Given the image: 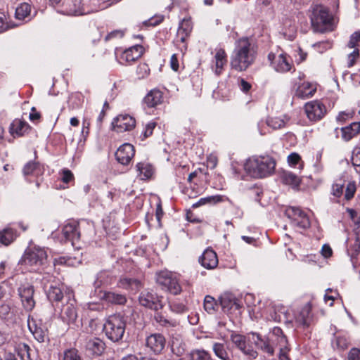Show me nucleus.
<instances>
[{
	"instance_id": "1",
	"label": "nucleus",
	"mask_w": 360,
	"mask_h": 360,
	"mask_svg": "<svg viewBox=\"0 0 360 360\" xmlns=\"http://www.w3.org/2000/svg\"><path fill=\"white\" fill-rule=\"evenodd\" d=\"M257 46L248 37H241L235 42L230 58L231 68L237 72L248 69L255 61Z\"/></svg>"
},
{
	"instance_id": "2",
	"label": "nucleus",
	"mask_w": 360,
	"mask_h": 360,
	"mask_svg": "<svg viewBox=\"0 0 360 360\" xmlns=\"http://www.w3.org/2000/svg\"><path fill=\"white\" fill-rule=\"evenodd\" d=\"M276 161L270 155H254L246 160L245 169L252 177L265 178L275 170Z\"/></svg>"
},
{
	"instance_id": "3",
	"label": "nucleus",
	"mask_w": 360,
	"mask_h": 360,
	"mask_svg": "<svg viewBox=\"0 0 360 360\" xmlns=\"http://www.w3.org/2000/svg\"><path fill=\"white\" fill-rule=\"evenodd\" d=\"M309 12L314 32L323 33L332 30L333 17L327 8L319 4L312 5Z\"/></svg>"
},
{
	"instance_id": "4",
	"label": "nucleus",
	"mask_w": 360,
	"mask_h": 360,
	"mask_svg": "<svg viewBox=\"0 0 360 360\" xmlns=\"http://www.w3.org/2000/svg\"><path fill=\"white\" fill-rule=\"evenodd\" d=\"M126 321L120 314L110 316L103 327L107 338L111 341L116 342L122 340L125 332Z\"/></svg>"
},
{
	"instance_id": "5",
	"label": "nucleus",
	"mask_w": 360,
	"mask_h": 360,
	"mask_svg": "<svg viewBox=\"0 0 360 360\" xmlns=\"http://www.w3.org/2000/svg\"><path fill=\"white\" fill-rule=\"evenodd\" d=\"M46 259V250L39 247H34L25 252L22 262L25 266L30 267L31 270H37L45 264Z\"/></svg>"
},
{
	"instance_id": "6",
	"label": "nucleus",
	"mask_w": 360,
	"mask_h": 360,
	"mask_svg": "<svg viewBox=\"0 0 360 360\" xmlns=\"http://www.w3.org/2000/svg\"><path fill=\"white\" fill-rule=\"evenodd\" d=\"M74 297L73 291L71 289H67L65 291L67 302L61 308L60 317L68 325L75 324L77 318V311L75 307L76 301Z\"/></svg>"
},
{
	"instance_id": "7",
	"label": "nucleus",
	"mask_w": 360,
	"mask_h": 360,
	"mask_svg": "<svg viewBox=\"0 0 360 360\" xmlns=\"http://www.w3.org/2000/svg\"><path fill=\"white\" fill-rule=\"evenodd\" d=\"M157 283L173 295H179L181 287L175 274L168 271H162L157 274Z\"/></svg>"
},
{
	"instance_id": "8",
	"label": "nucleus",
	"mask_w": 360,
	"mask_h": 360,
	"mask_svg": "<svg viewBox=\"0 0 360 360\" xmlns=\"http://www.w3.org/2000/svg\"><path fill=\"white\" fill-rule=\"evenodd\" d=\"M268 60L271 68L279 73L287 72L292 67L291 59L285 53H269Z\"/></svg>"
},
{
	"instance_id": "9",
	"label": "nucleus",
	"mask_w": 360,
	"mask_h": 360,
	"mask_svg": "<svg viewBox=\"0 0 360 360\" xmlns=\"http://www.w3.org/2000/svg\"><path fill=\"white\" fill-rule=\"evenodd\" d=\"M18 292L25 310L31 311L35 307L34 286L29 283H22L18 288Z\"/></svg>"
},
{
	"instance_id": "10",
	"label": "nucleus",
	"mask_w": 360,
	"mask_h": 360,
	"mask_svg": "<svg viewBox=\"0 0 360 360\" xmlns=\"http://www.w3.org/2000/svg\"><path fill=\"white\" fill-rule=\"evenodd\" d=\"M139 304L148 309L158 311L162 309V297H159L153 290H143L139 296Z\"/></svg>"
},
{
	"instance_id": "11",
	"label": "nucleus",
	"mask_w": 360,
	"mask_h": 360,
	"mask_svg": "<svg viewBox=\"0 0 360 360\" xmlns=\"http://www.w3.org/2000/svg\"><path fill=\"white\" fill-rule=\"evenodd\" d=\"M27 326L30 333L37 342L42 343L49 341L48 329L41 322H37L33 317L29 316Z\"/></svg>"
},
{
	"instance_id": "12",
	"label": "nucleus",
	"mask_w": 360,
	"mask_h": 360,
	"mask_svg": "<svg viewBox=\"0 0 360 360\" xmlns=\"http://www.w3.org/2000/svg\"><path fill=\"white\" fill-rule=\"evenodd\" d=\"M285 215L292 220V224L302 229H307L310 221L307 215L299 207H289L285 210Z\"/></svg>"
},
{
	"instance_id": "13",
	"label": "nucleus",
	"mask_w": 360,
	"mask_h": 360,
	"mask_svg": "<svg viewBox=\"0 0 360 360\" xmlns=\"http://www.w3.org/2000/svg\"><path fill=\"white\" fill-rule=\"evenodd\" d=\"M304 110L307 117L312 122L321 120L326 113V106L318 101L307 103L304 105Z\"/></svg>"
},
{
	"instance_id": "14",
	"label": "nucleus",
	"mask_w": 360,
	"mask_h": 360,
	"mask_svg": "<svg viewBox=\"0 0 360 360\" xmlns=\"http://www.w3.org/2000/svg\"><path fill=\"white\" fill-rule=\"evenodd\" d=\"M113 129L118 133L132 130L136 126L135 119L127 114L117 116L112 122Z\"/></svg>"
},
{
	"instance_id": "15",
	"label": "nucleus",
	"mask_w": 360,
	"mask_h": 360,
	"mask_svg": "<svg viewBox=\"0 0 360 360\" xmlns=\"http://www.w3.org/2000/svg\"><path fill=\"white\" fill-rule=\"evenodd\" d=\"M231 340L249 359H255L258 354L251 346L247 345L245 338L240 334L231 335Z\"/></svg>"
},
{
	"instance_id": "16",
	"label": "nucleus",
	"mask_w": 360,
	"mask_h": 360,
	"mask_svg": "<svg viewBox=\"0 0 360 360\" xmlns=\"http://www.w3.org/2000/svg\"><path fill=\"white\" fill-rule=\"evenodd\" d=\"M135 154L134 146L128 143L120 146L115 152V158L117 161L123 165H127L130 163Z\"/></svg>"
},
{
	"instance_id": "17",
	"label": "nucleus",
	"mask_w": 360,
	"mask_h": 360,
	"mask_svg": "<svg viewBox=\"0 0 360 360\" xmlns=\"http://www.w3.org/2000/svg\"><path fill=\"white\" fill-rule=\"evenodd\" d=\"M166 340L165 337L160 333H154L148 336L146 339V347L154 354H160L165 348Z\"/></svg>"
},
{
	"instance_id": "18",
	"label": "nucleus",
	"mask_w": 360,
	"mask_h": 360,
	"mask_svg": "<svg viewBox=\"0 0 360 360\" xmlns=\"http://www.w3.org/2000/svg\"><path fill=\"white\" fill-rule=\"evenodd\" d=\"M62 234L64 237V242L70 241L73 245L75 241L78 240L80 237V232L78 229L77 221H70L64 225L62 229Z\"/></svg>"
},
{
	"instance_id": "19",
	"label": "nucleus",
	"mask_w": 360,
	"mask_h": 360,
	"mask_svg": "<svg viewBox=\"0 0 360 360\" xmlns=\"http://www.w3.org/2000/svg\"><path fill=\"white\" fill-rule=\"evenodd\" d=\"M63 12L68 15H77L84 13L82 0H64Z\"/></svg>"
},
{
	"instance_id": "20",
	"label": "nucleus",
	"mask_w": 360,
	"mask_h": 360,
	"mask_svg": "<svg viewBox=\"0 0 360 360\" xmlns=\"http://www.w3.org/2000/svg\"><path fill=\"white\" fill-rule=\"evenodd\" d=\"M252 340L255 346L262 350L264 352L273 355L274 353V348L270 343L268 338L261 336L259 334L256 333H252Z\"/></svg>"
},
{
	"instance_id": "21",
	"label": "nucleus",
	"mask_w": 360,
	"mask_h": 360,
	"mask_svg": "<svg viewBox=\"0 0 360 360\" xmlns=\"http://www.w3.org/2000/svg\"><path fill=\"white\" fill-rule=\"evenodd\" d=\"M199 262L202 266L207 269H214L218 264V258L216 252L212 249L207 248L199 258Z\"/></svg>"
},
{
	"instance_id": "22",
	"label": "nucleus",
	"mask_w": 360,
	"mask_h": 360,
	"mask_svg": "<svg viewBox=\"0 0 360 360\" xmlns=\"http://www.w3.org/2000/svg\"><path fill=\"white\" fill-rule=\"evenodd\" d=\"M163 101V93L158 89L150 90L143 98V103L148 108H155Z\"/></svg>"
},
{
	"instance_id": "23",
	"label": "nucleus",
	"mask_w": 360,
	"mask_h": 360,
	"mask_svg": "<svg viewBox=\"0 0 360 360\" xmlns=\"http://www.w3.org/2000/svg\"><path fill=\"white\" fill-rule=\"evenodd\" d=\"M143 47L140 45L133 46L124 51L120 56L121 63H131L139 58L142 54Z\"/></svg>"
},
{
	"instance_id": "24",
	"label": "nucleus",
	"mask_w": 360,
	"mask_h": 360,
	"mask_svg": "<svg viewBox=\"0 0 360 360\" xmlns=\"http://www.w3.org/2000/svg\"><path fill=\"white\" fill-rule=\"evenodd\" d=\"M67 289L69 288H65L63 285H51L46 292L47 297L51 302H58L63 298L65 299V291Z\"/></svg>"
},
{
	"instance_id": "25",
	"label": "nucleus",
	"mask_w": 360,
	"mask_h": 360,
	"mask_svg": "<svg viewBox=\"0 0 360 360\" xmlns=\"http://www.w3.org/2000/svg\"><path fill=\"white\" fill-rule=\"evenodd\" d=\"M311 321V306L309 304H305L299 311L295 317V321L300 326L307 327Z\"/></svg>"
},
{
	"instance_id": "26",
	"label": "nucleus",
	"mask_w": 360,
	"mask_h": 360,
	"mask_svg": "<svg viewBox=\"0 0 360 360\" xmlns=\"http://www.w3.org/2000/svg\"><path fill=\"white\" fill-rule=\"evenodd\" d=\"M214 63V71L216 75H219L227 63V54L224 49H219L216 51Z\"/></svg>"
},
{
	"instance_id": "27",
	"label": "nucleus",
	"mask_w": 360,
	"mask_h": 360,
	"mask_svg": "<svg viewBox=\"0 0 360 360\" xmlns=\"http://www.w3.org/2000/svg\"><path fill=\"white\" fill-rule=\"evenodd\" d=\"M220 304L224 310L239 309L240 304L231 294L224 293L220 297Z\"/></svg>"
},
{
	"instance_id": "28",
	"label": "nucleus",
	"mask_w": 360,
	"mask_h": 360,
	"mask_svg": "<svg viewBox=\"0 0 360 360\" xmlns=\"http://www.w3.org/2000/svg\"><path fill=\"white\" fill-rule=\"evenodd\" d=\"M30 129L29 124L20 120H15L11 124L10 132L14 137L25 134Z\"/></svg>"
},
{
	"instance_id": "29",
	"label": "nucleus",
	"mask_w": 360,
	"mask_h": 360,
	"mask_svg": "<svg viewBox=\"0 0 360 360\" xmlns=\"http://www.w3.org/2000/svg\"><path fill=\"white\" fill-rule=\"evenodd\" d=\"M316 91V86L309 82H303L297 88L295 95L298 98L306 99L314 96Z\"/></svg>"
},
{
	"instance_id": "30",
	"label": "nucleus",
	"mask_w": 360,
	"mask_h": 360,
	"mask_svg": "<svg viewBox=\"0 0 360 360\" xmlns=\"http://www.w3.org/2000/svg\"><path fill=\"white\" fill-rule=\"evenodd\" d=\"M342 139L345 141L351 140L360 132V122H354L341 128Z\"/></svg>"
},
{
	"instance_id": "31",
	"label": "nucleus",
	"mask_w": 360,
	"mask_h": 360,
	"mask_svg": "<svg viewBox=\"0 0 360 360\" xmlns=\"http://www.w3.org/2000/svg\"><path fill=\"white\" fill-rule=\"evenodd\" d=\"M137 176L141 180L149 179L153 174V166L148 162H139L136 165Z\"/></svg>"
},
{
	"instance_id": "32",
	"label": "nucleus",
	"mask_w": 360,
	"mask_h": 360,
	"mask_svg": "<svg viewBox=\"0 0 360 360\" xmlns=\"http://www.w3.org/2000/svg\"><path fill=\"white\" fill-rule=\"evenodd\" d=\"M105 342L99 338H94L87 342L86 348L93 354L100 356L105 350Z\"/></svg>"
},
{
	"instance_id": "33",
	"label": "nucleus",
	"mask_w": 360,
	"mask_h": 360,
	"mask_svg": "<svg viewBox=\"0 0 360 360\" xmlns=\"http://www.w3.org/2000/svg\"><path fill=\"white\" fill-rule=\"evenodd\" d=\"M226 349L227 346L224 342L212 343V350L216 356L221 360H232Z\"/></svg>"
},
{
	"instance_id": "34",
	"label": "nucleus",
	"mask_w": 360,
	"mask_h": 360,
	"mask_svg": "<svg viewBox=\"0 0 360 360\" xmlns=\"http://www.w3.org/2000/svg\"><path fill=\"white\" fill-rule=\"evenodd\" d=\"M31 6L27 3L20 4L15 9V18L18 20L28 21L31 19Z\"/></svg>"
},
{
	"instance_id": "35",
	"label": "nucleus",
	"mask_w": 360,
	"mask_h": 360,
	"mask_svg": "<svg viewBox=\"0 0 360 360\" xmlns=\"http://www.w3.org/2000/svg\"><path fill=\"white\" fill-rule=\"evenodd\" d=\"M280 177L283 184L292 186V187H297L300 184V179L289 171H283L281 174Z\"/></svg>"
},
{
	"instance_id": "36",
	"label": "nucleus",
	"mask_w": 360,
	"mask_h": 360,
	"mask_svg": "<svg viewBox=\"0 0 360 360\" xmlns=\"http://www.w3.org/2000/svg\"><path fill=\"white\" fill-rule=\"evenodd\" d=\"M288 121L289 117L286 115H283L282 117H273L266 120V124L273 129H280L283 128Z\"/></svg>"
},
{
	"instance_id": "37",
	"label": "nucleus",
	"mask_w": 360,
	"mask_h": 360,
	"mask_svg": "<svg viewBox=\"0 0 360 360\" xmlns=\"http://www.w3.org/2000/svg\"><path fill=\"white\" fill-rule=\"evenodd\" d=\"M43 167L35 162H29L26 164L23 168V173L25 176L33 175L38 176L43 174Z\"/></svg>"
},
{
	"instance_id": "38",
	"label": "nucleus",
	"mask_w": 360,
	"mask_h": 360,
	"mask_svg": "<svg viewBox=\"0 0 360 360\" xmlns=\"http://www.w3.org/2000/svg\"><path fill=\"white\" fill-rule=\"evenodd\" d=\"M103 298L108 302L115 304H124L127 302V298L124 295L113 292H105Z\"/></svg>"
},
{
	"instance_id": "39",
	"label": "nucleus",
	"mask_w": 360,
	"mask_h": 360,
	"mask_svg": "<svg viewBox=\"0 0 360 360\" xmlns=\"http://www.w3.org/2000/svg\"><path fill=\"white\" fill-rule=\"evenodd\" d=\"M18 355L21 360H32L33 350L25 343H19L17 346Z\"/></svg>"
},
{
	"instance_id": "40",
	"label": "nucleus",
	"mask_w": 360,
	"mask_h": 360,
	"mask_svg": "<svg viewBox=\"0 0 360 360\" xmlns=\"http://www.w3.org/2000/svg\"><path fill=\"white\" fill-rule=\"evenodd\" d=\"M333 346L340 350L346 349L349 345V338L345 335L338 334L333 340Z\"/></svg>"
},
{
	"instance_id": "41",
	"label": "nucleus",
	"mask_w": 360,
	"mask_h": 360,
	"mask_svg": "<svg viewBox=\"0 0 360 360\" xmlns=\"http://www.w3.org/2000/svg\"><path fill=\"white\" fill-rule=\"evenodd\" d=\"M0 319L7 321H14L15 314L8 304H3L0 306Z\"/></svg>"
},
{
	"instance_id": "42",
	"label": "nucleus",
	"mask_w": 360,
	"mask_h": 360,
	"mask_svg": "<svg viewBox=\"0 0 360 360\" xmlns=\"http://www.w3.org/2000/svg\"><path fill=\"white\" fill-rule=\"evenodd\" d=\"M221 200L222 197L220 195L202 198L197 202L194 203L192 207L193 208H196L205 204H215L217 202H221Z\"/></svg>"
},
{
	"instance_id": "43",
	"label": "nucleus",
	"mask_w": 360,
	"mask_h": 360,
	"mask_svg": "<svg viewBox=\"0 0 360 360\" xmlns=\"http://www.w3.org/2000/svg\"><path fill=\"white\" fill-rule=\"evenodd\" d=\"M14 236V231L12 229H6L0 233V242L7 245L13 240Z\"/></svg>"
},
{
	"instance_id": "44",
	"label": "nucleus",
	"mask_w": 360,
	"mask_h": 360,
	"mask_svg": "<svg viewBox=\"0 0 360 360\" xmlns=\"http://www.w3.org/2000/svg\"><path fill=\"white\" fill-rule=\"evenodd\" d=\"M217 302L214 297L210 295L204 299V309L209 314H214L216 311Z\"/></svg>"
},
{
	"instance_id": "45",
	"label": "nucleus",
	"mask_w": 360,
	"mask_h": 360,
	"mask_svg": "<svg viewBox=\"0 0 360 360\" xmlns=\"http://www.w3.org/2000/svg\"><path fill=\"white\" fill-rule=\"evenodd\" d=\"M191 360H212L210 354L205 350H194L191 354Z\"/></svg>"
},
{
	"instance_id": "46",
	"label": "nucleus",
	"mask_w": 360,
	"mask_h": 360,
	"mask_svg": "<svg viewBox=\"0 0 360 360\" xmlns=\"http://www.w3.org/2000/svg\"><path fill=\"white\" fill-rule=\"evenodd\" d=\"M273 335L276 337V341L279 347H285L288 345V340L280 328H274Z\"/></svg>"
},
{
	"instance_id": "47",
	"label": "nucleus",
	"mask_w": 360,
	"mask_h": 360,
	"mask_svg": "<svg viewBox=\"0 0 360 360\" xmlns=\"http://www.w3.org/2000/svg\"><path fill=\"white\" fill-rule=\"evenodd\" d=\"M288 164L293 167L299 165L298 168L302 169L303 168V162L301 160L300 155L297 153H292L288 156Z\"/></svg>"
},
{
	"instance_id": "48",
	"label": "nucleus",
	"mask_w": 360,
	"mask_h": 360,
	"mask_svg": "<svg viewBox=\"0 0 360 360\" xmlns=\"http://www.w3.org/2000/svg\"><path fill=\"white\" fill-rule=\"evenodd\" d=\"M193 29L192 22L190 19H183L179 23L177 32L190 35Z\"/></svg>"
},
{
	"instance_id": "49",
	"label": "nucleus",
	"mask_w": 360,
	"mask_h": 360,
	"mask_svg": "<svg viewBox=\"0 0 360 360\" xmlns=\"http://www.w3.org/2000/svg\"><path fill=\"white\" fill-rule=\"evenodd\" d=\"M63 360H82V359L77 349L70 348L64 351Z\"/></svg>"
},
{
	"instance_id": "50",
	"label": "nucleus",
	"mask_w": 360,
	"mask_h": 360,
	"mask_svg": "<svg viewBox=\"0 0 360 360\" xmlns=\"http://www.w3.org/2000/svg\"><path fill=\"white\" fill-rule=\"evenodd\" d=\"M356 191V186L354 181H350L347 184L344 199L346 200H350L354 196V194Z\"/></svg>"
},
{
	"instance_id": "51",
	"label": "nucleus",
	"mask_w": 360,
	"mask_h": 360,
	"mask_svg": "<svg viewBox=\"0 0 360 360\" xmlns=\"http://www.w3.org/2000/svg\"><path fill=\"white\" fill-rule=\"evenodd\" d=\"M283 31L284 34H286L288 32L290 34L295 33L296 30L295 21L290 18H286L283 20Z\"/></svg>"
},
{
	"instance_id": "52",
	"label": "nucleus",
	"mask_w": 360,
	"mask_h": 360,
	"mask_svg": "<svg viewBox=\"0 0 360 360\" xmlns=\"http://www.w3.org/2000/svg\"><path fill=\"white\" fill-rule=\"evenodd\" d=\"M189 35L186 34H182L181 32H177L176 37V44L178 46H179L181 51L187 49V45L186 44Z\"/></svg>"
},
{
	"instance_id": "53",
	"label": "nucleus",
	"mask_w": 360,
	"mask_h": 360,
	"mask_svg": "<svg viewBox=\"0 0 360 360\" xmlns=\"http://www.w3.org/2000/svg\"><path fill=\"white\" fill-rule=\"evenodd\" d=\"M139 284L140 283L137 280L127 278L121 279L119 283L120 287L126 289L132 288L134 285L138 288Z\"/></svg>"
},
{
	"instance_id": "54",
	"label": "nucleus",
	"mask_w": 360,
	"mask_h": 360,
	"mask_svg": "<svg viewBox=\"0 0 360 360\" xmlns=\"http://www.w3.org/2000/svg\"><path fill=\"white\" fill-rule=\"evenodd\" d=\"M155 320L163 326H174L175 322L167 319L162 314L156 313L154 316Z\"/></svg>"
},
{
	"instance_id": "55",
	"label": "nucleus",
	"mask_w": 360,
	"mask_h": 360,
	"mask_svg": "<svg viewBox=\"0 0 360 360\" xmlns=\"http://www.w3.org/2000/svg\"><path fill=\"white\" fill-rule=\"evenodd\" d=\"M171 311L175 313H184L186 310V306L179 302L173 301L169 302Z\"/></svg>"
},
{
	"instance_id": "56",
	"label": "nucleus",
	"mask_w": 360,
	"mask_h": 360,
	"mask_svg": "<svg viewBox=\"0 0 360 360\" xmlns=\"http://www.w3.org/2000/svg\"><path fill=\"white\" fill-rule=\"evenodd\" d=\"M360 43V31L355 32L350 37L349 41L347 44V47L349 49H356V46Z\"/></svg>"
},
{
	"instance_id": "57",
	"label": "nucleus",
	"mask_w": 360,
	"mask_h": 360,
	"mask_svg": "<svg viewBox=\"0 0 360 360\" xmlns=\"http://www.w3.org/2000/svg\"><path fill=\"white\" fill-rule=\"evenodd\" d=\"M359 58V51L358 49H354L352 52L347 56V67L351 68L354 66L356 61Z\"/></svg>"
},
{
	"instance_id": "58",
	"label": "nucleus",
	"mask_w": 360,
	"mask_h": 360,
	"mask_svg": "<svg viewBox=\"0 0 360 360\" xmlns=\"http://www.w3.org/2000/svg\"><path fill=\"white\" fill-rule=\"evenodd\" d=\"M344 186L340 184H334L332 186L331 194L336 198H340L343 194Z\"/></svg>"
},
{
	"instance_id": "59",
	"label": "nucleus",
	"mask_w": 360,
	"mask_h": 360,
	"mask_svg": "<svg viewBox=\"0 0 360 360\" xmlns=\"http://www.w3.org/2000/svg\"><path fill=\"white\" fill-rule=\"evenodd\" d=\"M61 180L65 184H68L74 180V175L72 172L68 169H63L62 170Z\"/></svg>"
},
{
	"instance_id": "60",
	"label": "nucleus",
	"mask_w": 360,
	"mask_h": 360,
	"mask_svg": "<svg viewBox=\"0 0 360 360\" xmlns=\"http://www.w3.org/2000/svg\"><path fill=\"white\" fill-rule=\"evenodd\" d=\"M155 126L156 123L154 122H149L148 123H147L142 134L143 136V139H146L148 136H151Z\"/></svg>"
},
{
	"instance_id": "61",
	"label": "nucleus",
	"mask_w": 360,
	"mask_h": 360,
	"mask_svg": "<svg viewBox=\"0 0 360 360\" xmlns=\"http://www.w3.org/2000/svg\"><path fill=\"white\" fill-rule=\"evenodd\" d=\"M352 163L354 167L360 166V147L355 148L352 151Z\"/></svg>"
},
{
	"instance_id": "62",
	"label": "nucleus",
	"mask_w": 360,
	"mask_h": 360,
	"mask_svg": "<svg viewBox=\"0 0 360 360\" xmlns=\"http://www.w3.org/2000/svg\"><path fill=\"white\" fill-rule=\"evenodd\" d=\"M279 360H291L288 355L290 348L288 345L285 347H279Z\"/></svg>"
},
{
	"instance_id": "63",
	"label": "nucleus",
	"mask_w": 360,
	"mask_h": 360,
	"mask_svg": "<svg viewBox=\"0 0 360 360\" xmlns=\"http://www.w3.org/2000/svg\"><path fill=\"white\" fill-rule=\"evenodd\" d=\"M349 360H360V349L352 348L348 354Z\"/></svg>"
},
{
	"instance_id": "64",
	"label": "nucleus",
	"mask_w": 360,
	"mask_h": 360,
	"mask_svg": "<svg viewBox=\"0 0 360 360\" xmlns=\"http://www.w3.org/2000/svg\"><path fill=\"white\" fill-rule=\"evenodd\" d=\"M333 250L330 245L325 244L321 248V254L325 258L330 257L332 255Z\"/></svg>"
}]
</instances>
